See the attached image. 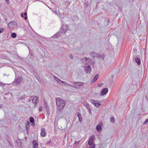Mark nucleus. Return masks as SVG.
Segmentation results:
<instances>
[{
	"mask_svg": "<svg viewBox=\"0 0 148 148\" xmlns=\"http://www.w3.org/2000/svg\"><path fill=\"white\" fill-rule=\"evenodd\" d=\"M56 103L58 110H62L66 105L65 101L61 98L59 97L57 98L56 99Z\"/></svg>",
	"mask_w": 148,
	"mask_h": 148,
	"instance_id": "nucleus-1",
	"label": "nucleus"
},
{
	"mask_svg": "<svg viewBox=\"0 0 148 148\" xmlns=\"http://www.w3.org/2000/svg\"><path fill=\"white\" fill-rule=\"evenodd\" d=\"M95 137V136L93 135L91 136L89 138L88 144L90 146L89 148H95V145L93 143Z\"/></svg>",
	"mask_w": 148,
	"mask_h": 148,
	"instance_id": "nucleus-2",
	"label": "nucleus"
},
{
	"mask_svg": "<svg viewBox=\"0 0 148 148\" xmlns=\"http://www.w3.org/2000/svg\"><path fill=\"white\" fill-rule=\"evenodd\" d=\"M73 85H72V87L76 88H79L81 86H83V83L81 82H73Z\"/></svg>",
	"mask_w": 148,
	"mask_h": 148,
	"instance_id": "nucleus-3",
	"label": "nucleus"
},
{
	"mask_svg": "<svg viewBox=\"0 0 148 148\" xmlns=\"http://www.w3.org/2000/svg\"><path fill=\"white\" fill-rule=\"evenodd\" d=\"M84 70L85 72L86 73H89L91 71V67L89 65L86 66L84 67Z\"/></svg>",
	"mask_w": 148,
	"mask_h": 148,
	"instance_id": "nucleus-4",
	"label": "nucleus"
},
{
	"mask_svg": "<svg viewBox=\"0 0 148 148\" xmlns=\"http://www.w3.org/2000/svg\"><path fill=\"white\" fill-rule=\"evenodd\" d=\"M108 91V89L107 88H104L101 91V95L103 96L104 95L106 94Z\"/></svg>",
	"mask_w": 148,
	"mask_h": 148,
	"instance_id": "nucleus-5",
	"label": "nucleus"
},
{
	"mask_svg": "<svg viewBox=\"0 0 148 148\" xmlns=\"http://www.w3.org/2000/svg\"><path fill=\"white\" fill-rule=\"evenodd\" d=\"M22 81V78L21 77H18L16 80L15 83L17 85L20 84Z\"/></svg>",
	"mask_w": 148,
	"mask_h": 148,
	"instance_id": "nucleus-6",
	"label": "nucleus"
},
{
	"mask_svg": "<svg viewBox=\"0 0 148 148\" xmlns=\"http://www.w3.org/2000/svg\"><path fill=\"white\" fill-rule=\"evenodd\" d=\"M68 25H66V26H65L64 25H63L62 26V29L63 30V31L62 30H61L60 32L61 33H66V31L68 30L67 28L68 27Z\"/></svg>",
	"mask_w": 148,
	"mask_h": 148,
	"instance_id": "nucleus-7",
	"label": "nucleus"
},
{
	"mask_svg": "<svg viewBox=\"0 0 148 148\" xmlns=\"http://www.w3.org/2000/svg\"><path fill=\"white\" fill-rule=\"evenodd\" d=\"M90 55L92 57L94 58H97L98 57L99 58V56H100V55L99 54H97V53L95 52L91 53H90Z\"/></svg>",
	"mask_w": 148,
	"mask_h": 148,
	"instance_id": "nucleus-8",
	"label": "nucleus"
},
{
	"mask_svg": "<svg viewBox=\"0 0 148 148\" xmlns=\"http://www.w3.org/2000/svg\"><path fill=\"white\" fill-rule=\"evenodd\" d=\"M45 130L44 128H42L41 129L40 135L42 137H44L46 136V133L45 132Z\"/></svg>",
	"mask_w": 148,
	"mask_h": 148,
	"instance_id": "nucleus-9",
	"label": "nucleus"
},
{
	"mask_svg": "<svg viewBox=\"0 0 148 148\" xmlns=\"http://www.w3.org/2000/svg\"><path fill=\"white\" fill-rule=\"evenodd\" d=\"M96 129L98 132H100V131L102 130L101 126L100 125H97L96 127Z\"/></svg>",
	"mask_w": 148,
	"mask_h": 148,
	"instance_id": "nucleus-10",
	"label": "nucleus"
},
{
	"mask_svg": "<svg viewBox=\"0 0 148 148\" xmlns=\"http://www.w3.org/2000/svg\"><path fill=\"white\" fill-rule=\"evenodd\" d=\"M27 13L26 12H24V14L21 13V16L23 18L24 17L25 20H26L27 19Z\"/></svg>",
	"mask_w": 148,
	"mask_h": 148,
	"instance_id": "nucleus-11",
	"label": "nucleus"
},
{
	"mask_svg": "<svg viewBox=\"0 0 148 148\" xmlns=\"http://www.w3.org/2000/svg\"><path fill=\"white\" fill-rule=\"evenodd\" d=\"M32 103L34 104H36L37 102V97H35L32 100Z\"/></svg>",
	"mask_w": 148,
	"mask_h": 148,
	"instance_id": "nucleus-12",
	"label": "nucleus"
},
{
	"mask_svg": "<svg viewBox=\"0 0 148 148\" xmlns=\"http://www.w3.org/2000/svg\"><path fill=\"white\" fill-rule=\"evenodd\" d=\"M14 22H11L9 23V25H8V27L9 28H13L14 27Z\"/></svg>",
	"mask_w": 148,
	"mask_h": 148,
	"instance_id": "nucleus-13",
	"label": "nucleus"
},
{
	"mask_svg": "<svg viewBox=\"0 0 148 148\" xmlns=\"http://www.w3.org/2000/svg\"><path fill=\"white\" fill-rule=\"evenodd\" d=\"M88 58L87 57H85L83 58H82L81 60V61L84 64H86V60H87Z\"/></svg>",
	"mask_w": 148,
	"mask_h": 148,
	"instance_id": "nucleus-14",
	"label": "nucleus"
},
{
	"mask_svg": "<svg viewBox=\"0 0 148 148\" xmlns=\"http://www.w3.org/2000/svg\"><path fill=\"white\" fill-rule=\"evenodd\" d=\"M99 76V75L98 74H96L95 77H94V78L93 79V82H95L96 81L97 79H98V77Z\"/></svg>",
	"mask_w": 148,
	"mask_h": 148,
	"instance_id": "nucleus-15",
	"label": "nucleus"
},
{
	"mask_svg": "<svg viewBox=\"0 0 148 148\" xmlns=\"http://www.w3.org/2000/svg\"><path fill=\"white\" fill-rule=\"evenodd\" d=\"M33 143L34 145V148H36V147H38V144L37 143V142L36 141L34 140L33 141Z\"/></svg>",
	"mask_w": 148,
	"mask_h": 148,
	"instance_id": "nucleus-16",
	"label": "nucleus"
},
{
	"mask_svg": "<svg viewBox=\"0 0 148 148\" xmlns=\"http://www.w3.org/2000/svg\"><path fill=\"white\" fill-rule=\"evenodd\" d=\"M135 62H136L137 63V64L139 65L140 64V60L138 58H135Z\"/></svg>",
	"mask_w": 148,
	"mask_h": 148,
	"instance_id": "nucleus-17",
	"label": "nucleus"
},
{
	"mask_svg": "<svg viewBox=\"0 0 148 148\" xmlns=\"http://www.w3.org/2000/svg\"><path fill=\"white\" fill-rule=\"evenodd\" d=\"M90 62H91V60L89 58H88L87 60H86V64H89Z\"/></svg>",
	"mask_w": 148,
	"mask_h": 148,
	"instance_id": "nucleus-18",
	"label": "nucleus"
},
{
	"mask_svg": "<svg viewBox=\"0 0 148 148\" xmlns=\"http://www.w3.org/2000/svg\"><path fill=\"white\" fill-rule=\"evenodd\" d=\"M29 121L31 123H34V118L32 117H30L29 119Z\"/></svg>",
	"mask_w": 148,
	"mask_h": 148,
	"instance_id": "nucleus-19",
	"label": "nucleus"
},
{
	"mask_svg": "<svg viewBox=\"0 0 148 148\" xmlns=\"http://www.w3.org/2000/svg\"><path fill=\"white\" fill-rule=\"evenodd\" d=\"M58 82V83L59 84H60V85H62V84H64V83H65V82H64L63 81H62L60 79Z\"/></svg>",
	"mask_w": 148,
	"mask_h": 148,
	"instance_id": "nucleus-20",
	"label": "nucleus"
},
{
	"mask_svg": "<svg viewBox=\"0 0 148 148\" xmlns=\"http://www.w3.org/2000/svg\"><path fill=\"white\" fill-rule=\"evenodd\" d=\"M101 105L100 103L99 102L97 101L96 103H95V106L97 107H98L100 105Z\"/></svg>",
	"mask_w": 148,
	"mask_h": 148,
	"instance_id": "nucleus-21",
	"label": "nucleus"
},
{
	"mask_svg": "<svg viewBox=\"0 0 148 148\" xmlns=\"http://www.w3.org/2000/svg\"><path fill=\"white\" fill-rule=\"evenodd\" d=\"M59 33H58L56 34H55L52 37L53 38H57L58 36H59Z\"/></svg>",
	"mask_w": 148,
	"mask_h": 148,
	"instance_id": "nucleus-22",
	"label": "nucleus"
},
{
	"mask_svg": "<svg viewBox=\"0 0 148 148\" xmlns=\"http://www.w3.org/2000/svg\"><path fill=\"white\" fill-rule=\"evenodd\" d=\"M11 36L13 38H15L16 37V34L15 33H13L11 34Z\"/></svg>",
	"mask_w": 148,
	"mask_h": 148,
	"instance_id": "nucleus-23",
	"label": "nucleus"
},
{
	"mask_svg": "<svg viewBox=\"0 0 148 148\" xmlns=\"http://www.w3.org/2000/svg\"><path fill=\"white\" fill-rule=\"evenodd\" d=\"M90 101L92 102V103L93 104H94L95 105V103H96L97 101L92 99V100H91Z\"/></svg>",
	"mask_w": 148,
	"mask_h": 148,
	"instance_id": "nucleus-24",
	"label": "nucleus"
},
{
	"mask_svg": "<svg viewBox=\"0 0 148 148\" xmlns=\"http://www.w3.org/2000/svg\"><path fill=\"white\" fill-rule=\"evenodd\" d=\"M5 30V29L3 28H1L0 29V34L2 33Z\"/></svg>",
	"mask_w": 148,
	"mask_h": 148,
	"instance_id": "nucleus-25",
	"label": "nucleus"
},
{
	"mask_svg": "<svg viewBox=\"0 0 148 148\" xmlns=\"http://www.w3.org/2000/svg\"><path fill=\"white\" fill-rule=\"evenodd\" d=\"M110 121L112 122H114V118L113 117H111L110 118Z\"/></svg>",
	"mask_w": 148,
	"mask_h": 148,
	"instance_id": "nucleus-26",
	"label": "nucleus"
},
{
	"mask_svg": "<svg viewBox=\"0 0 148 148\" xmlns=\"http://www.w3.org/2000/svg\"><path fill=\"white\" fill-rule=\"evenodd\" d=\"M64 85H66V86H70L72 87V85H71L68 84L67 83L65 82V83H64Z\"/></svg>",
	"mask_w": 148,
	"mask_h": 148,
	"instance_id": "nucleus-27",
	"label": "nucleus"
},
{
	"mask_svg": "<svg viewBox=\"0 0 148 148\" xmlns=\"http://www.w3.org/2000/svg\"><path fill=\"white\" fill-rule=\"evenodd\" d=\"M148 122V119L146 120L143 123V125H144Z\"/></svg>",
	"mask_w": 148,
	"mask_h": 148,
	"instance_id": "nucleus-28",
	"label": "nucleus"
},
{
	"mask_svg": "<svg viewBox=\"0 0 148 148\" xmlns=\"http://www.w3.org/2000/svg\"><path fill=\"white\" fill-rule=\"evenodd\" d=\"M54 77L55 80L57 82H58V81L60 79L54 76Z\"/></svg>",
	"mask_w": 148,
	"mask_h": 148,
	"instance_id": "nucleus-29",
	"label": "nucleus"
},
{
	"mask_svg": "<svg viewBox=\"0 0 148 148\" xmlns=\"http://www.w3.org/2000/svg\"><path fill=\"white\" fill-rule=\"evenodd\" d=\"M103 85V83H99L98 84V86L99 87H102Z\"/></svg>",
	"mask_w": 148,
	"mask_h": 148,
	"instance_id": "nucleus-30",
	"label": "nucleus"
},
{
	"mask_svg": "<svg viewBox=\"0 0 148 148\" xmlns=\"http://www.w3.org/2000/svg\"><path fill=\"white\" fill-rule=\"evenodd\" d=\"M5 84L4 83H2L0 82V86H5Z\"/></svg>",
	"mask_w": 148,
	"mask_h": 148,
	"instance_id": "nucleus-31",
	"label": "nucleus"
},
{
	"mask_svg": "<svg viewBox=\"0 0 148 148\" xmlns=\"http://www.w3.org/2000/svg\"><path fill=\"white\" fill-rule=\"evenodd\" d=\"M39 111L40 112H41V111H42V107H40L39 108Z\"/></svg>",
	"mask_w": 148,
	"mask_h": 148,
	"instance_id": "nucleus-32",
	"label": "nucleus"
},
{
	"mask_svg": "<svg viewBox=\"0 0 148 148\" xmlns=\"http://www.w3.org/2000/svg\"><path fill=\"white\" fill-rule=\"evenodd\" d=\"M69 57L71 58L72 59H73V56L72 55H70L69 56Z\"/></svg>",
	"mask_w": 148,
	"mask_h": 148,
	"instance_id": "nucleus-33",
	"label": "nucleus"
},
{
	"mask_svg": "<svg viewBox=\"0 0 148 148\" xmlns=\"http://www.w3.org/2000/svg\"><path fill=\"white\" fill-rule=\"evenodd\" d=\"M78 116L79 118H80V117L81 118L82 117L80 114H78Z\"/></svg>",
	"mask_w": 148,
	"mask_h": 148,
	"instance_id": "nucleus-34",
	"label": "nucleus"
},
{
	"mask_svg": "<svg viewBox=\"0 0 148 148\" xmlns=\"http://www.w3.org/2000/svg\"><path fill=\"white\" fill-rule=\"evenodd\" d=\"M6 1V2L7 4L9 3V1L8 0H5Z\"/></svg>",
	"mask_w": 148,
	"mask_h": 148,
	"instance_id": "nucleus-35",
	"label": "nucleus"
},
{
	"mask_svg": "<svg viewBox=\"0 0 148 148\" xmlns=\"http://www.w3.org/2000/svg\"><path fill=\"white\" fill-rule=\"evenodd\" d=\"M79 121H82V117L81 118H79Z\"/></svg>",
	"mask_w": 148,
	"mask_h": 148,
	"instance_id": "nucleus-36",
	"label": "nucleus"
},
{
	"mask_svg": "<svg viewBox=\"0 0 148 148\" xmlns=\"http://www.w3.org/2000/svg\"><path fill=\"white\" fill-rule=\"evenodd\" d=\"M35 125V124L34 123H32V126H34Z\"/></svg>",
	"mask_w": 148,
	"mask_h": 148,
	"instance_id": "nucleus-37",
	"label": "nucleus"
},
{
	"mask_svg": "<svg viewBox=\"0 0 148 148\" xmlns=\"http://www.w3.org/2000/svg\"><path fill=\"white\" fill-rule=\"evenodd\" d=\"M89 113L90 114H91L92 113H91V111L90 110H89Z\"/></svg>",
	"mask_w": 148,
	"mask_h": 148,
	"instance_id": "nucleus-38",
	"label": "nucleus"
},
{
	"mask_svg": "<svg viewBox=\"0 0 148 148\" xmlns=\"http://www.w3.org/2000/svg\"><path fill=\"white\" fill-rule=\"evenodd\" d=\"M2 105L0 104V108H1L2 107Z\"/></svg>",
	"mask_w": 148,
	"mask_h": 148,
	"instance_id": "nucleus-39",
	"label": "nucleus"
},
{
	"mask_svg": "<svg viewBox=\"0 0 148 148\" xmlns=\"http://www.w3.org/2000/svg\"><path fill=\"white\" fill-rule=\"evenodd\" d=\"M10 94V93H6V94H5V95H7L8 94Z\"/></svg>",
	"mask_w": 148,
	"mask_h": 148,
	"instance_id": "nucleus-40",
	"label": "nucleus"
},
{
	"mask_svg": "<svg viewBox=\"0 0 148 148\" xmlns=\"http://www.w3.org/2000/svg\"><path fill=\"white\" fill-rule=\"evenodd\" d=\"M4 99H6V97H4Z\"/></svg>",
	"mask_w": 148,
	"mask_h": 148,
	"instance_id": "nucleus-41",
	"label": "nucleus"
}]
</instances>
